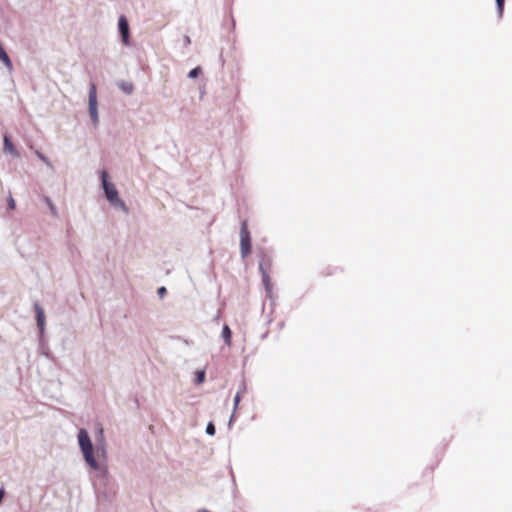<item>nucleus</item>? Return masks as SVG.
I'll list each match as a JSON object with an SVG mask.
<instances>
[{"mask_svg":"<svg viewBox=\"0 0 512 512\" xmlns=\"http://www.w3.org/2000/svg\"><path fill=\"white\" fill-rule=\"evenodd\" d=\"M78 444L85 462L96 471L98 488L96 495L99 501L112 502L116 496V489L109 483V473L106 465H100L94 455V447L90 436L85 429H80L77 435Z\"/></svg>","mask_w":512,"mask_h":512,"instance_id":"obj_1","label":"nucleus"},{"mask_svg":"<svg viewBox=\"0 0 512 512\" xmlns=\"http://www.w3.org/2000/svg\"><path fill=\"white\" fill-rule=\"evenodd\" d=\"M88 111H89V115H90L93 125L95 127H97L98 123H99V115H98L97 90H96V85L94 83H90V87H89Z\"/></svg>","mask_w":512,"mask_h":512,"instance_id":"obj_2","label":"nucleus"},{"mask_svg":"<svg viewBox=\"0 0 512 512\" xmlns=\"http://www.w3.org/2000/svg\"><path fill=\"white\" fill-rule=\"evenodd\" d=\"M100 179L102 188L109 203L116 200L119 197V194L115 186L109 182V175L106 170L101 171Z\"/></svg>","mask_w":512,"mask_h":512,"instance_id":"obj_3","label":"nucleus"},{"mask_svg":"<svg viewBox=\"0 0 512 512\" xmlns=\"http://www.w3.org/2000/svg\"><path fill=\"white\" fill-rule=\"evenodd\" d=\"M251 249V237L247 228V222L243 221L240 228V250L242 258H245Z\"/></svg>","mask_w":512,"mask_h":512,"instance_id":"obj_4","label":"nucleus"},{"mask_svg":"<svg viewBox=\"0 0 512 512\" xmlns=\"http://www.w3.org/2000/svg\"><path fill=\"white\" fill-rule=\"evenodd\" d=\"M118 31L121 36L122 43L125 46L130 45V28L127 18L121 15L118 19Z\"/></svg>","mask_w":512,"mask_h":512,"instance_id":"obj_5","label":"nucleus"},{"mask_svg":"<svg viewBox=\"0 0 512 512\" xmlns=\"http://www.w3.org/2000/svg\"><path fill=\"white\" fill-rule=\"evenodd\" d=\"M34 310H35V313H36V321H37V326L39 328L40 337L43 338L44 333H45V314H44V310L42 309V307L40 306V304L38 302H36L34 304Z\"/></svg>","mask_w":512,"mask_h":512,"instance_id":"obj_6","label":"nucleus"},{"mask_svg":"<svg viewBox=\"0 0 512 512\" xmlns=\"http://www.w3.org/2000/svg\"><path fill=\"white\" fill-rule=\"evenodd\" d=\"M245 390H246V385H245V383L243 382V383L241 384L240 389L238 390V392L236 393V395H235V397H234V401H233V402H234V403H233V404H234V405H233V412H232V415H231V417H230L229 425H231V423H232V421H233V418H234V415H235V413H236V410H237V408H238V405H239V403H240V401H241V394H242Z\"/></svg>","mask_w":512,"mask_h":512,"instance_id":"obj_7","label":"nucleus"},{"mask_svg":"<svg viewBox=\"0 0 512 512\" xmlns=\"http://www.w3.org/2000/svg\"><path fill=\"white\" fill-rule=\"evenodd\" d=\"M4 152L12 155L13 157H19L18 151L7 136L4 137Z\"/></svg>","mask_w":512,"mask_h":512,"instance_id":"obj_8","label":"nucleus"},{"mask_svg":"<svg viewBox=\"0 0 512 512\" xmlns=\"http://www.w3.org/2000/svg\"><path fill=\"white\" fill-rule=\"evenodd\" d=\"M0 60L3 62V64L5 65V67L9 70V71H12L13 70V64H12V61L11 59L9 58L8 54L6 53V51L4 50L2 44L0 43Z\"/></svg>","mask_w":512,"mask_h":512,"instance_id":"obj_9","label":"nucleus"},{"mask_svg":"<svg viewBox=\"0 0 512 512\" xmlns=\"http://www.w3.org/2000/svg\"><path fill=\"white\" fill-rule=\"evenodd\" d=\"M259 270L262 275V281L265 286V289L268 293H270L271 292L270 277H269L268 273L266 272V270L264 269V266L262 263L259 264Z\"/></svg>","mask_w":512,"mask_h":512,"instance_id":"obj_10","label":"nucleus"},{"mask_svg":"<svg viewBox=\"0 0 512 512\" xmlns=\"http://www.w3.org/2000/svg\"><path fill=\"white\" fill-rule=\"evenodd\" d=\"M117 85L127 95L132 94L134 91V86L131 82L120 81Z\"/></svg>","mask_w":512,"mask_h":512,"instance_id":"obj_11","label":"nucleus"},{"mask_svg":"<svg viewBox=\"0 0 512 512\" xmlns=\"http://www.w3.org/2000/svg\"><path fill=\"white\" fill-rule=\"evenodd\" d=\"M221 336H222L225 344L227 346H230L231 345L232 332H231V329H230V327L228 325H224L223 326Z\"/></svg>","mask_w":512,"mask_h":512,"instance_id":"obj_12","label":"nucleus"},{"mask_svg":"<svg viewBox=\"0 0 512 512\" xmlns=\"http://www.w3.org/2000/svg\"><path fill=\"white\" fill-rule=\"evenodd\" d=\"M110 204H111L113 207H115V208H117V209L122 210V211H123L124 213H126V214L129 212V209H128L127 205H126V204H125V202H124L123 200H121L119 197H118L116 200H114V201L110 202Z\"/></svg>","mask_w":512,"mask_h":512,"instance_id":"obj_13","label":"nucleus"},{"mask_svg":"<svg viewBox=\"0 0 512 512\" xmlns=\"http://www.w3.org/2000/svg\"><path fill=\"white\" fill-rule=\"evenodd\" d=\"M45 203L47 204L52 216L58 217V210L57 207L54 205L52 200L49 197L44 198Z\"/></svg>","mask_w":512,"mask_h":512,"instance_id":"obj_14","label":"nucleus"},{"mask_svg":"<svg viewBox=\"0 0 512 512\" xmlns=\"http://www.w3.org/2000/svg\"><path fill=\"white\" fill-rule=\"evenodd\" d=\"M205 371L204 370H197L195 373V384L200 385L205 380Z\"/></svg>","mask_w":512,"mask_h":512,"instance_id":"obj_15","label":"nucleus"},{"mask_svg":"<svg viewBox=\"0 0 512 512\" xmlns=\"http://www.w3.org/2000/svg\"><path fill=\"white\" fill-rule=\"evenodd\" d=\"M36 155L37 157L42 161L44 162L48 167H53L52 166V162L50 161V159L45 156L43 153L39 152V151H36Z\"/></svg>","mask_w":512,"mask_h":512,"instance_id":"obj_16","label":"nucleus"},{"mask_svg":"<svg viewBox=\"0 0 512 512\" xmlns=\"http://www.w3.org/2000/svg\"><path fill=\"white\" fill-rule=\"evenodd\" d=\"M499 17H502L505 0H495Z\"/></svg>","mask_w":512,"mask_h":512,"instance_id":"obj_17","label":"nucleus"},{"mask_svg":"<svg viewBox=\"0 0 512 512\" xmlns=\"http://www.w3.org/2000/svg\"><path fill=\"white\" fill-rule=\"evenodd\" d=\"M201 73V68L200 67H195L193 68L192 70L189 71L188 73V77L191 78V79H194V78H197Z\"/></svg>","mask_w":512,"mask_h":512,"instance_id":"obj_18","label":"nucleus"},{"mask_svg":"<svg viewBox=\"0 0 512 512\" xmlns=\"http://www.w3.org/2000/svg\"><path fill=\"white\" fill-rule=\"evenodd\" d=\"M206 433L210 436H213L215 435L216 433V428H215V425L212 423V422H209L206 426Z\"/></svg>","mask_w":512,"mask_h":512,"instance_id":"obj_19","label":"nucleus"},{"mask_svg":"<svg viewBox=\"0 0 512 512\" xmlns=\"http://www.w3.org/2000/svg\"><path fill=\"white\" fill-rule=\"evenodd\" d=\"M7 203L10 209H15L16 203L12 196H9V198L7 199Z\"/></svg>","mask_w":512,"mask_h":512,"instance_id":"obj_20","label":"nucleus"},{"mask_svg":"<svg viewBox=\"0 0 512 512\" xmlns=\"http://www.w3.org/2000/svg\"><path fill=\"white\" fill-rule=\"evenodd\" d=\"M157 293L160 297H163L167 293V289L164 286H162L158 288Z\"/></svg>","mask_w":512,"mask_h":512,"instance_id":"obj_21","label":"nucleus"},{"mask_svg":"<svg viewBox=\"0 0 512 512\" xmlns=\"http://www.w3.org/2000/svg\"><path fill=\"white\" fill-rule=\"evenodd\" d=\"M96 450H97V452H98V453L101 451L103 456H104V455H105V453H106V450H105V447H104V446H103V447H99V446H97V449H96Z\"/></svg>","mask_w":512,"mask_h":512,"instance_id":"obj_22","label":"nucleus"},{"mask_svg":"<svg viewBox=\"0 0 512 512\" xmlns=\"http://www.w3.org/2000/svg\"><path fill=\"white\" fill-rule=\"evenodd\" d=\"M184 41H185V44H190L191 40H190V37L189 36H185L184 37Z\"/></svg>","mask_w":512,"mask_h":512,"instance_id":"obj_23","label":"nucleus"},{"mask_svg":"<svg viewBox=\"0 0 512 512\" xmlns=\"http://www.w3.org/2000/svg\"><path fill=\"white\" fill-rule=\"evenodd\" d=\"M198 512H210V511H208V510H206V509H201V510H199Z\"/></svg>","mask_w":512,"mask_h":512,"instance_id":"obj_24","label":"nucleus"}]
</instances>
